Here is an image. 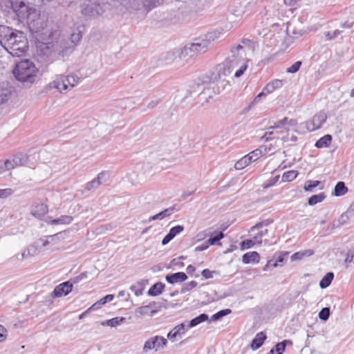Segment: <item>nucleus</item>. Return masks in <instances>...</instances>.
<instances>
[{"label":"nucleus","instance_id":"f257e3e1","mask_svg":"<svg viewBox=\"0 0 354 354\" xmlns=\"http://www.w3.org/2000/svg\"><path fill=\"white\" fill-rule=\"evenodd\" d=\"M38 72L35 64L28 59L18 62L12 71L15 77L26 85H30L35 81Z\"/></svg>","mask_w":354,"mask_h":354},{"label":"nucleus","instance_id":"f03ea898","mask_svg":"<svg viewBox=\"0 0 354 354\" xmlns=\"http://www.w3.org/2000/svg\"><path fill=\"white\" fill-rule=\"evenodd\" d=\"M230 52L231 55L225 60V62L227 63L231 73L234 68H239L234 73V77L239 78L244 74L248 68V61L245 59L244 48L242 45L238 44L232 47Z\"/></svg>","mask_w":354,"mask_h":354},{"label":"nucleus","instance_id":"7ed1b4c3","mask_svg":"<svg viewBox=\"0 0 354 354\" xmlns=\"http://www.w3.org/2000/svg\"><path fill=\"white\" fill-rule=\"evenodd\" d=\"M4 48L13 57L22 56L28 48L26 35L22 31L15 30Z\"/></svg>","mask_w":354,"mask_h":354},{"label":"nucleus","instance_id":"20e7f679","mask_svg":"<svg viewBox=\"0 0 354 354\" xmlns=\"http://www.w3.org/2000/svg\"><path fill=\"white\" fill-rule=\"evenodd\" d=\"M1 6V7H5L8 12L12 10L20 22L26 21L30 11L35 9V8L29 7L23 1L18 0H2Z\"/></svg>","mask_w":354,"mask_h":354},{"label":"nucleus","instance_id":"39448f33","mask_svg":"<svg viewBox=\"0 0 354 354\" xmlns=\"http://www.w3.org/2000/svg\"><path fill=\"white\" fill-rule=\"evenodd\" d=\"M37 162L36 155H29L22 152H18L12 156V159L3 160V167L7 171L14 169L16 167L26 166L34 167Z\"/></svg>","mask_w":354,"mask_h":354},{"label":"nucleus","instance_id":"423d86ee","mask_svg":"<svg viewBox=\"0 0 354 354\" xmlns=\"http://www.w3.org/2000/svg\"><path fill=\"white\" fill-rule=\"evenodd\" d=\"M80 78L75 75H62L59 78L49 83L48 88H57L60 93H66L75 86L80 82Z\"/></svg>","mask_w":354,"mask_h":354},{"label":"nucleus","instance_id":"0eeeda50","mask_svg":"<svg viewBox=\"0 0 354 354\" xmlns=\"http://www.w3.org/2000/svg\"><path fill=\"white\" fill-rule=\"evenodd\" d=\"M30 31L32 33L39 32L47 26V17L44 15H41L40 12L36 8L29 13V16L26 20Z\"/></svg>","mask_w":354,"mask_h":354},{"label":"nucleus","instance_id":"6e6552de","mask_svg":"<svg viewBox=\"0 0 354 354\" xmlns=\"http://www.w3.org/2000/svg\"><path fill=\"white\" fill-rule=\"evenodd\" d=\"M168 344L167 339L160 335H155L147 339L142 347V353L147 354L150 351L158 352L165 349Z\"/></svg>","mask_w":354,"mask_h":354},{"label":"nucleus","instance_id":"1a4fd4ad","mask_svg":"<svg viewBox=\"0 0 354 354\" xmlns=\"http://www.w3.org/2000/svg\"><path fill=\"white\" fill-rule=\"evenodd\" d=\"M230 67L227 63L225 61L215 66V67L210 72V80L213 82L221 81L225 83V85H230V82L226 80V77L231 75Z\"/></svg>","mask_w":354,"mask_h":354},{"label":"nucleus","instance_id":"9d476101","mask_svg":"<svg viewBox=\"0 0 354 354\" xmlns=\"http://www.w3.org/2000/svg\"><path fill=\"white\" fill-rule=\"evenodd\" d=\"M209 42L205 39H196L195 42L188 44L184 46L182 54L192 57L194 55L205 53L207 50Z\"/></svg>","mask_w":354,"mask_h":354},{"label":"nucleus","instance_id":"9b49d317","mask_svg":"<svg viewBox=\"0 0 354 354\" xmlns=\"http://www.w3.org/2000/svg\"><path fill=\"white\" fill-rule=\"evenodd\" d=\"M164 0H131L130 4L132 8L139 10L144 8L147 12L161 5Z\"/></svg>","mask_w":354,"mask_h":354},{"label":"nucleus","instance_id":"f8f14e48","mask_svg":"<svg viewBox=\"0 0 354 354\" xmlns=\"http://www.w3.org/2000/svg\"><path fill=\"white\" fill-rule=\"evenodd\" d=\"M73 290V283L70 281H64L56 286L53 291L50 294L51 299L68 295Z\"/></svg>","mask_w":354,"mask_h":354},{"label":"nucleus","instance_id":"ddd939ff","mask_svg":"<svg viewBox=\"0 0 354 354\" xmlns=\"http://www.w3.org/2000/svg\"><path fill=\"white\" fill-rule=\"evenodd\" d=\"M327 115L324 111H319L315 114L311 120L306 122V127L308 131H313L319 129L326 122Z\"/></svg>","mask_w":354,"mask_h":354},{"label":"nucleus","instance_id":"4468645a","mask_svg":"<svg viewBox=\"0 0 354 354\" xmlns=\"http://www.w3.org/2000/svg\"><path fill=\"white\" fill-rule=\"evenodd\" d=\"M102 12L100 5L95 2L82 5V14L86 17H96L101 15Z\"/></svg>","mask_w":354,"mask_h":354},{"label":"nucleus","instance_id":"2eb2a0df","mask_svg":"<svg viewBox=\"0 0 354 354\" xmlns=\"http://www.w3.org/2000/svg\"><path fill=\"white\" fill-rule=\"evenodd\" d=\"M108 176L109 175L106 172L102 171L97 175V178L87 183L85 185L84 189L87 191H90L92 189L97 188L100 185L106 182Z\"/></svg>","mask_w":354,"mask_h":354},{"label":"nucleus","instance_id":"dca6fc26","mask_svg":"<svg viewBox=\"0 0 354 354\" xmlns=\"http://www.w3.org/2000/svg\"><path fill=\"white\" fill-rule=\"evenodd\" d=\"M48 212V206L43 203L35 204L31 209V214L35 218L41 219Z\"/></svg>","mask_w":354,"mask_h":354},{"label":"nucleus","instance_id":"f3484780","mask_svg":"<svg viewBox=\"0 0 354 354\" xmlns=\"http://www.w3.org/2000/svg\"><path fill=\"white\" fill-rule=\"evenodd\" d=\"M15 30L8 26L0 25V44L2 46H6Z\"/></svg>","mask_w":354,"mask_h":354},{"label":"nucleus","instance_id":"a211bd4d","mask_svg":"<svg viewBox=\"0 0 354 354\" xmlns=\"http://www.w3.org/2000/svg\"><path fill=\"white\" fill-rule=\"evenodd\" d=\"M55 50V44L53 41L42 42L37 46V50L44 56L46 57L50 55L51 53Z\"/></svg>","mask_w":354,"mask_h":354},{"label":"nucleus","instance_id":"6ab92c4d","mask_svg":"<svg viewBox=\"0 0 354 354\" xmlns=\"http://www.w3.org/2000/svg\"><path fill=\"white\" fill-rule=\"evenodd\" d=\"M187 279V276L185 272H178L176 273L169 274L166 275L165 279L167 283L174 284L176 283L183 282Z\"/></svg>","mask_w":354,"mask_h":354},{"label":"nucleus","instance_id":"aec40b11","mask_svg":"<svg viewBox=\"0 0 354 354\" xmlns=\"http://www.w3.org/2000/svg\"><path fill=\"white\" fill-rule=\"evenodd\" d=\"M187 330L186 326L184 323L177 325L167 334V338L170 340H173L177 336L181 335L185 333Z\"/></svg>","mask_w":354,"mask_h":354},{"label":"nucleus","instance_id":"412c9836","mask_svg":"<svg viewBox=\"0 0 354 354\" xmlns=\"http://www.w3.org/2000/svg\"><path fill=\"white\" fill-rule=\"evenodd\" d=\"M266 338V335L263 332L258 333L251 342V348L254 351L259 348L263 344V342Z\"/></svg>","mask_w":354,"mask_h":354},{"label":"nucleus","instance_id":"4be33fe9","mask_svg":"<svg viewBox=\"0 0 354 354\" xmlns=\"http://www.w3.org/2000/svg\"><path fill=\"white\" fill-rule=\"evenodd\" d=\"M267 153V148L264 146H261L258 149L250 152L248 154L245 155L247 158H249V160H250V163L257 160L260 158L263 155Z\"/></svg>","mask_w":354,"mask_h":354},{"label":"nucleus","instance_id":"5701e85b","mask_svg":"<svg viewBox=\"0 0 354 354\" xmlns=\"http://www.w3.org/2000/svg\"><path fill=\"white\" fill-rule=\"evenodd\" d=\"M260 255L255 251L245 253L242 257V261L245 264L258 263Z\"/></svg>","mask_w":354,"mask_h":354},{"label":"nucleus","instance_id":"b1692460","mask_svg":"<svg viewBox=\"0 0 354 354\" xmlns=\"http://www.w3.org/2000/svg\"><path fill=\"white\" fill-rule=\"evenodd\" d=\"M283 80H274L270 82H268L264 87L263 89L267 94H270L273 93L275 90L279 89L283 86Z\"/></svg>","mask_w":354,"mask_h":354},{"label":"nucleus","instance_id":"393cba45","mask_svg":"<svg viewBox=\"0 0 354 354\" xmlns=\"http://www.w3.org/2000/svg\"><path fill=\"white\" fill-rule=\"evenodd\" d=\"M165 288V283L162 282H157L154 283L148 290V295L151 297H156L158 296L164 291V289Z\"/></svg>","mask_w":354,"mask_h":354},{"label":"nucleus","instance_id":"a878e982","mask_svg":"<svg viewBox=\"0 0 354 354\" xmlns=\"http://www.w3.org/2000/svg\"><path fill=\"white\" fill-rule=\"evenodd\" d=\"M333 137L330 134H326L320 138L315 144L317 148L328 147L330 145Z\"/></svg>","mask_w":354,"mask_h":354},{"label":"nucleus","instance_id":"bb28decb","mask_svg":"<svg viewBox=\"0 0 354 354\" xmlns=\"http://www.w3.org/2000/svg\"><path fill=\"white\" fill-rule=\"evenodd\" d=\"M354 216V209L350 207L345 212H344L338 218L339 225H343L348 223L351 217Z\"/></svg>","mask_w":354,"mask_h":354},{"label":"nucleus","instance_id":"cd10ccee","mask_svg":"<svg viewBox=\"0 0 354 354\" xmlns=\"http://www.w3.org/2000/svg\"><path fill=\"white\" fill-rule=\"evenodd\" d=\"M348 192V188L343 181H339L335 185L333 194L335 196H342L346 194Z\"/></svg>","mask_w":354,"mask_h":354},{"label":"nucleus","instance_id":"c85d7f7f","mask_svg":"<svg viewBox=\"0 0 354 354\" xmlns=\"http://www.w3.org/2000/svg\"><path fill=\"white\" fill-rule=\"evenodd\" d=\"M175 209V206L170 207L167 209H165V210L160 212L158 214H156V215L151 216L149 219V221H155V220H161L164 218L166 216H168L172 214L174 210Z\"/></svg>","mask_w":354,"mask_h":354},{"label":"nucleus","instance_id":"c756f323","mask_svg":"<svg viewBox=\"0 0 354 354\" xmlns=\"http://www.w3.org/2000/svg\"><path fill=\"white\" fill-rule=\"evenodd\" d=\"M334 279V274L332 272H327L319 281V286L324 289L328 288Z\"/></svg>","mask_w":354,"mask_h":354},{"label":"nucleus","instance_id":"7c9ffc66","mask_svg":"<svg viewBox=\"0 0 354 354\" xmlns=\"http://www.w3.org/2000/svg\"><path fill=\"white\" fill-rule=\"evenodd\" d=\"M208 319H209V317L207 314L202 313V314L199 315L198 316L191 319L190 322H189V324L187 326L189 328L195 327L197 325H198L199 324L208 320Z\"/></svg>","mask_w":354,"mask_h":354},{"label":"nucleus","instance_id":"2f4dec72","mask_svg":"<svg viewBox=\"0 0 354 354\" xmlns=\"http://www.w3.org/2000/svg\"><path fill=\"white\" fill-rule=\"evenodd\" d=\"M267 129L273 131L276 130L274 132L277 135L279 133H288L289 131V128L284 127L279 121L275 122L273 125L270 126Z\"/></svg>","mask_w":354,"mask_h":354},{"label":"nucleus","instance_id":"473e14b6","mask_svg":"<svg viewBox=\"0 0 354 354\" xmlns=\"http://www.w3.org/2000/svg\"><path fill=\"white\" fill-rule=\"evenodd\" d=\"M73 220L71 216L62 215L59 218L52 219L49 223L52 225L70 224Z\"/></svg>","mask_w":354,"mask_h":354},{"label":"nucleus","instance_id":"72a5a7b5","mask_svg":"<svg viewBox=\"0 0 354 354\" xmlns=\"http://www.w3.org/2000/svg\"><path fill=\"white\" fill-rule=\"evenodd\" d=\"M325 198V194L322 192L318 194L311 196L308 200V203L309 205L313 206L319 203L322 202Z\"/></svg>","mask_w":354,"mask_h":354},{"label":"nucleus","instance_id":"f704fd0d","mask_svg":"<svg viewBox=\"0 0 354 354\" xmlns=\"http://www.w3.org/2000/svg\"><path fill=\"white\" fill-rule=\"evenodd\" d=\"M224 237V234L223 232H214V234L212 235L210 238L207 240V242L209 245H214L216 244L220 245L219 241Z\"/></svg>","mask_w":354,"mask_h":354},{"label":"nucleus","instance_id":"c9c22d12","mask_svg":"<svg viewBox=\"0 0 354 354\" xmlns=\"http://www.w3.org/2000/svg\"><path fill=\"white\" fill-rule=\"evenodd\" d=\"M145 286L144 281H139L136 284L131 286L130 289L136 296H140L142 295Z\"/></svg>","mask_w":354,"mask_h":354},{"label":"nucleus","instance_id":"e433bc0d","mask_svg":"<svg viewBox=\"0 0 354 354\" xmlns=\"http://www.w3.org/2000/svg\"><path fill=\"white\" fill-rule=\"evenodd\" d=\"M288 253L281 254L278 256L277 259L275 260L274 259H270L267 264L264 268V270H266L267 268L272 267L275 268L278 266V263H282L284 261L285 256H287Z\"/></svg>","mask_w":354,"mask_h":354},{"label":"nucleus","instance_id":"4c0bfd02","mask_svg":"<svg viewBox=\"0 0 354 354\" xmlns=\"http://www.w3.org/2000/svg\"><path fill=\"white\" fill-rule=\"evenodd\" d=\"M232 313V310L229 308L221 310L218 312L214 314L211 318L210 322H217L221 320L223 317L230 315Z\"/></svg>","mask_w":354,"mask_h":354},{"label":"nucleus","instance_id":"58836bf2","mask_svg":"<svg viewBox=\"0 0 354 354\" xmlns=\"http://www.w3.org/2000/svg\"><path fill=\"white\" fill-rule=\"evenodd\" d=\"M126 320L125 317H115L112 319L106 321V323H102V325H107L110 327H116L120 324L124 322Z\"/></svg>","mask_w":354,"mask_h":354},{"label":"nucleus","instance_id":"ea45409f","mask_svg":"<svg viewBox=\"0 0 354 354\" xmlns=\"http://www.w3.org/2000/svg\"><path fill=\"white\" fill-rule=\"evenodd\" d=\"M298 176V171L296 170H290L284 172L282 175L281 180L283 182H291Z\"/></svg>","mask_w":354,"mask_h":354},{"label":"nucleus","instance_id":"a19ab883","mask_svg":"<svg viewBox=\"0 0 354 354\" xmlns=\"http://www.w3.org/2000/svg\"><path fill=\"white\" fill-rule=\"evenodd\" d=\"M249 164H250V160H249V158H247L246 156H244L243 157H242L238 161L236 162L234 167L237 170H241L244 169Z\"/></svg>","mask_w":354,"mask_h":354},{"label":"nucleus","instance_id":"79ce46f5","mask_svg":"<svg viewBox=\"0 0 354 354\" xmlns=\"http://www.w3.org/2000/svg\"><path fill=\"white\" fill-rule=\"evenodd\" d=\"M279 136L273 130H268L261 138V140L263 142H269L274 139H279Z\"/></svg>","mask_w":354,"mask_h":354},{"label":"nucleus","instance_id":"37998d69","mask_svg":"<svg viewBox=\"0 0 354 354\" xmlns=\"http://www.w3.org/2000/svg\"><path fill=\"white\" fill-rule=\"evenodd\" d=\"M154 304H149V305L143 306L141 307L138 308L135 313L137 317H142L145 315L149 314L148 310L151 309L153 306Z\"/></svg>","mask_w":354,"mask_h":354},{"label":"nucleus","instance_id":"c03bdc74","mask_svg":"<svg viewBox=\"0 0 354 354\" xmlns=\"http://www.w3.org/2000/svg\"><path fill=\"white\" fill-rule=\"evenodd\" d=\"M37 253V248L35 245H30V248L25 250L21 254V258L25 259L31 256H34Z\"/></svg>","mask_w":354,"mask_h":354},{"label":"nucleus","instance_id":"a18cd8bd","mask_svg":"<svg viewBox=\"0 0 354 354\" xmlns=\"http://www.w3.org/2000/svg\"><path fill=\"white\" fill-rule=\"evenodd\" d=\"M220 35H221V32H219L218 30H213V31L209 32L207 34H206L205 36V39L209 44L211 41H214V40L218 39L220 37Z\"/></svg>","mask_w":354,"mask_h":354},{"label":"nucleus","instance_id":"49530a36","mask_svg":"<svg viewBox=\"0 0 354 354\" xmlns=\"http://www.w3.org/2000/svg\"><path fill=\"white\" fill-rule=\"evenodd\" d=\"M287 344H291V341L286 339L281 342L277 343L274 346V348H275L276 351L277 352V354H283V353Z\"/></svg>","mask_w":354,"mask_h":354},{"label":"nucleus","instance_id":"de8ad7c7","mask_svg":"<svg viewBox=\"0 0 354 354\" xmlns=\"http://www.w3.org/2000/svg\"><path fill=\"white\" fill-rule=\"evenodd\" d=\"M198 285V283L196 281H191L188 283H184L183 288H181L180 292L184 294L192 289L196 288Z\"/></svg>","mask_w":354,"mask_h":354},{"label":"nucleus","instance_id":"09e8293b","mask_svg":"<svg viewBox=\"0 0 354 354\" xmlns=\"http://www.w3.org/2000/svg\"><path fill=\"white\" fill-rule=\"evenodd\" d=\"M320 183L321 182L319 180H307L304 186V190L306 192H311L314 188L317 187Z\"/></svg>","mask_w":354,"mask_h":354},{"label":"nucleus","instance_id":"8fccbe9b","mask_svg":"<svg viewBox=\"0 0 354 354\" xmlns=\"http://www.w3.org/2000/svg\"><path fill=\"white\" fill-rule=\"evenodd\" d=\"M330 308L325 307L323 308L319 312V318L322 321H327L330 317Z\"/></svg>","mask_w":354,"mask_h":354},{"label":"nucleus","instance_id":"3c124183","mask_svg":"<svg viewBox=\"0 0 354 354\" xmlns=\"http://www.w3.org/2000/svg\"><path fill=\"white\" fill-rule=\"evenodd\" d=\"M10 92L6 88H0V104L8 101Z\"/></svg>","mask_w":354,"mask_h":354},{"label":"nucleus","instance_id":"603ef678","mask_svg":"<svg viewBox=\"0 0 354 354\" xmlns=\"http://www.w3.org/2000/svg\"><path fill=\"white\" fill-rule=\"evenodd\" d=\"M272 223H273V220L271 218H268V219L263 220L261 222L257 223L255 225L252 227L251 230L253 231L255 229H260L264 226H268L269 225H270Z\"/></svg>","mask_w":354,"mask_h":354},{"label":"nucleus","instance_id":"864d4df0","mask_svg":"<svg viewBox=\"0 0 354 354\" xmlns=\"http://www.w3.org/2000/svg\"><path fill=\"white\" fill-rule=\"evenodd\" d=\"M301 64H302L301 61H297V62H295L292 65H291L290 67H288L286 69V73H297L299 70Z\"/></svg>","mask_w":354,"mask_h":354},{"label":"nucleus","instance_id":"5fc2aeb1","mask_svg":"<svg viewBox=\"0 0 354 354\" xmlns=\"http://www.w3.org/2000/svg\"><path fill=\"white\" fill-rule=\"evenodd\" d=\"M343 31L341 30H335L334 31H328L325 32V36L328 40L335 39L338 35L342 33Z\"/></svg>","mask_w":354,"mask_h":354},{"label":"nucleus","instance_id":"6e6d98bb","mask_svg":"<svg viewBox=\"0 0 354 354\" xmlns=\"http://www.w3.org/2000/svg\"><path fill=\"white\" fill-rule=\"evenodd\" d=\"M114 297L113 295H107L103 298H102L99 301L96 302L92 306V308H94L95 306H101L105 304L109 301H111L113 299Z\"/></svg>","mask_w":354,"mask_h":354},{"label":"nucleus","instance_id":"4d7b16f0","mask_svg":"<svg viewBox=\"0 0 354 354\" xmlns=\"http://www.w3.org/2000/svg\"><path fill=\"white\" fill-rule=\"evenodd\" d=\"M184 230V227L183 225H176L173 227H171L169 232V234H170L171 236L174 238L177 234L182 232Z\"/></svg>","mask_w":354,"mask_h":354},{"label":"nucleus","instance_id":"13d9d810","mask_svg":"<svg viewBox=\"0 0 354 354\" xmlns=\"http://www.w3.org/2000/svg\"><path fill=\"white\" fill-rule=\"evenodd\" d=\"M14 193L11 188L0 189V198H6Z\"/></svg>","mask_w":354,"mask_h":354},{"label":"nucleus","instance_id":"bf43d9fd","mask_svg":"<svg viewBox=\"0 0 354 354\" xmlns=\"http://www.w3.org/2000/svg\"><path fill=\"white\" fill-rule=\"evenodd\" d=\"M279 175H277L270 179H269L266 184L263 185V187L264 189H268L269 187H271L274 186L279 180Z\"/></svg>","mask_w":354,"mask_h":354},{"label":"nucleus","instance_id":"052dcab7","mask_svg":"<svg viewBox=\"0 0 354 354\" xmlns=\"http://www.w3.org/2000/svg\"><path fill=\"white\" fill-rule=\"evenodd\" d=\"M255 243H257L254 239H247V240L243 241L241 243V245L243 249H245V248L248 249V248H250L251 247L254 246L255 245Z\"/></svg>","mask_w":354,"mask_h":354},{"label":"nucleus","instance_id":"680f3d73","mask_svg":"<svg viewBox=\"0 0 354 354\" xmlns=\"http://www.w3.org/2000/svg\"><path fill=\"white\" fill-rule=\"evenodd\" d=\"M81 38L82 33L80 31H78L77 32H73L71 35V40L74 46H75L80 41Z\"/></svg>","mask_w":354,"mask_h":354},{"label":"nucleus","instance_id":"e2e57ef3","mask_svg":"<svg viewBox=\"0 0 354 354\" xmlns=\"http://www.w3.org/2000/svg\"><path fill=\"white\" fill-rule=\"evenodd\" d=\"M268 234V230L260 231L256 236H254V239L258 244H261L263 236Z\"/></svg>","mask_w":354,"mask_h":354},{"label":"nucleus","instance_id":"0e129e2a","mask_svg":"<svg viewBox=\"0 0 354 354\" xmlns=\"http://www.w3.org/2000/svg\"><path fill=\"white\" fill-rule=\"evenodd\" d=\"M278 121L284 127H286V124H288L289 126H294L296 124V121L295 120L289 119L287 117H285L283 119Z\"/></svg>","mask_w":354,"mask_h":354},{"label":"nucleus","instance_id":"69168bd1","mask_svg":"<svg viewBox=\"0 0 354 354\" xmlns=\"http://www.w3.org/2000/svg\"><path fill=\"white\" fill-rule=\"evenodd\" d=\"M267 93L265 92L264 89L263 88L261 92H260L252 100V104H257L261 101V99L262 97H266L267 95Z\"/></svg>","mask_w":354,"mask_h":354},{"label":"nucleus","instance_id":"338daca9","mask_svg":"<svg viewBox=\"0 0 354 354\" xmlns=\"http://www.w3.org/2000/svg\"><path fill=\"white\" fill-rule=\"evenodd\" d=\"M209 247V245L207 241L205 243L196 246L195 248V251L196 252L204 251V250H207Z\"/></svg>","mask_w":354,"mask_h":354},{"label":"nucleus","instance_id":"774afa93","mask_svg":"<svg viewBox=\"0 0 354 354\" xmlns=\"http://www.w3.org/2000/svg\"><path fill=\"white\" fill-rule=\"evenodd\" d=\"M214 272L209 270V269H204L201 272V275L206 279H212L213 277V273Z\"/></svg>","mask_w":354,"mask_h":354}]
</instances>
